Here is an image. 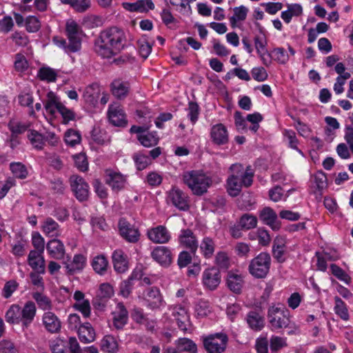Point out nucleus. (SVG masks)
Returning a JSON list of instances; mask_svg holds the SVG:
<instances>
[{
	"label": "nucleus",
	"mask_w": 353,
	"mask_h": 353,
	"mask_svg": "<svg viewBox=\"0 0 353 353\" xmlns=\"http://www.w3.org/2000/svg\"><path fill=\"white\" fill-rule=\"evenodd\" d=\"M248 12V8L244 6H240L234 8V15L230 18L231 26L234 28L237 21H244Z\"/></svg>",
	"instance_id": "obj_45"
},
{
	"label": "nucleus",
	"mask_w": 353,
	"mask_h": 353,
	"mask_svg": "<svg viewBox=\"0 0 353 353\" xmlns=\"http://www.w3.org/2000/svg\"><path fill=\"white\" fill-rule=\"evenodd\" d=\"M287 252L285 241L284 239L277 237L274 239L272 246V254L274 258L279 263L285 261V253Z\"/></svg>",
	"instance_id": "obj_32"
},
{
	"label": "nucleus",
	"mask_w": 353,
	"mask_h": 353,
	"mask_svg": "<svg viewBox=\"0 0 353 353\" xmlns=\"http://www.w3.org/2000/svg\"><path fill=\"white\" fill-rule=\"evenodd\" d=\"M28 263L31 268L39 274H44L46 272V261L43 256V252L31 250L28 256Z\"/></svg>",
	"instance_id": "obj_23"
},
{
	"label": "nucleus",
	"mask_w": 353,
	"mask_h": 353,
	"mask_svg": "<svg viewBox=\"0 0 353 353\" xmlns=\"http://www.w3.org/2000/svg\"><path fill=\"white\" fill-rule=\"evenodd\" d=\"M101 347L104 352L116 353L118 350V343L113 336L106 335L101 340Z\"/></svg>",
	"instance_id": "obj_41"
},
{
	"label": "nucleus",
	"mask_w": 353,
	"mask_h": 353,
	"mask_svg": "<svg viewBox=\"0 0 353 353\" xmlns=\"http://www.w3.org/2000/svg\"><path fill=\"white\" fill-rule=\"evenodd\" d=\"M19 283L15 280L7 281L2 290V296L5 299H9L12 294L17 290Z\"/></svg>",
	"instance_id": "obj_57"
},
{
	"label": "nucleus",
	"mask_w": 353,
	"mask_h": 353,
	"mask_svg": "<svg viewBox=\"0 0 353 353\" xmlns=\"http://www.w3.org/2000/svg\"><path fill=\"white\" fill-rule=\"evenodd\" d=\"M230 174L226 181V189L232 196H238L243 187H250L253 182L254 172L250 166L245 170L243 165L234 163L230 167Z\"/></svg>",
	"instance_id": "obj_2"
},
{
	"label": "nucleus",
	"mask_w": 353,
	"mask_h": 353,
	"mask_svg": "<svg viewBox=\"0 0 353 353\" xmlns=\"http://www.w3.org/2000/svg\"><path fill=\"white\" fill-rule=\"evenodd\" d=\"M37 314V307L32 301H28L23 307L17 303L12 304L5 313V320L10 325L21 324L22 330L28 329Z\"/></svg>",
	"instance_id": "obj_3"
},
{
	"label": "nucleus",
	"mask_w": 353,
	"mask_h": 353,
	"mask_svg": "<svg viewBox=\"0 0 353 353\" xmlns=\"http://www.w3.org/2000/svg\"><path fill=\"white\" fill-rule=\"evenodd\" d=\"M93 270L99 274H104L107 271L108 262L103 255H98L94 257L91 263Z\"/></svg>",
	"instance_id": "obj_42"
},
{
	"label": "nucleus",
	"mask_w": 353,
	"mask_h": 353,
	"mask_svg": "<svg viewBox=\"0 0 353 353\" xmlns=\"http://www.w3.org/2000/svg\"><path fill=\"white\" fill-rule=\"evenodd\" d=\"M167 201L180 210L185 211L189 209L187 194L177 188L174 187L168 192Z\"/></svg>",
	"instance_id": "obj_13"
},
{
	"label": "nucleus",
	"mask_w": 353,
	"mask_h": 353,
	"mask_svg": "<svg viewBox=\"0 0 353 353\" xmlns=\"http://www.w3.org/2000/svg\"><path fill=\"white\" fill-rule=\"evenodd\" d=\"M202 339L204 348L208 353H223L228 341L227 334L223 332L209 334Z\"/></svg>",
	"instance_id": "obj_7"
},
{
	"label": "nucleus",
	"mask_w": 353,
	"mask_h": 353,
	"mask_svg": "<svg viewBox=\"0 0 353 353\" xmlns=\"http://www.w3.org/2000/svg\"><path fill=\"white\" fill-rule=\"evenodd\" d=\"M197 317L203 318L211 312V306L208 301L200 300L195 306Z\"/></svg>",
	"instance_id": "obj_54"
},
{
	"label": "nucleus",
	"mask_w": 353,
	"mask_h": 353,
	"mask_svg": "<svg viewBox=\"0 0 353 353\" xmlns=\"http://www.w3.org/2000/svg\"><path fill=\"white\" fill-rule=\"evenodd\" d=\"M335 313L343 320L347 321L349 319V312L347 306L345 303L339 296L334 297Z\"/></svg>",
	"instance_id": "obj_43"
},
{
	"label": "nucleus",
	"mask_w": 353,
	"mask_h": 353,
	"mask_svg": "<svg viewBox=\"0 0 353 353\" xmlns=\"http://www.w3.org/2000/svg\"><path fill=\"white\" fill-rule=\"evenodd\" d=\"M137 45L139 54L145 59L148 58L151 53L152 46L145 39L139 40Z\"/></svg>",
	"instance_id": "obj_60"
},
{
	"label": "nucleus",
	"mask_w": 353,
	"mask_h": 353,
	"mask_svg": "<svg viewBox=\"0 0 353 353\" xmlns=\"http://www.w3.org/2000/svg\"><path fill=\"white\" fill-rule=\"evenodd\" d=\"M42 324L45 329L51 334L59 333L61 328V322L52 312H45L42 315Z\"/></svg>",
	"instance_id": "obj_22"
},
{
	"label": "nucleus",
	"mask_w": 353,
	"mask_h": 353,
	"mask_svg": "<svg viewBox=\"0 0 353 353\" xmlns=\"http://www.w3.org/2000/svg\"><path fill=\"white\" fill-rule=\"evenodd\" d=\"M254 42L256 52L263 64L265 66H270L271 65V54L266 48L268 41L263 28L261 27L259 33L254 36Z\"/></svg>",
	"instance_id": "obj_9"
},
{
	"label": "nucleus",
	"mask_w": 353,
	"mask_h": 353,
	"mask_svg": "<svg viewBox=\"0 0 353 353\" xmlns=\"http://www.w3.org/2000/svg\"><path fill=\"white\" fill-rule=\"evenodd\" d=\"M14 66L17 72H23L28 68L29 64L23 54L17 53L14 56Z\"/></svg>",
	"instance_id": "obj_56"
},
{
	"label": "nucleus",
	"mask_w": 353,
	"mask_h": 353,
	"mask_svg": "<svg viewBox=\"0 0 353 353\" xmlns=\"http://www.w3.org/2000/svg\"><path fill=\"white\" fill-rule=\"evenodd\" d=\"M178 348L181 351L189 353H196L197 346L194 342L187 338H181L177 341Z\"/></svg>",
	"instance_id": "obj_48"
},
{
	"label": "nucleus",
	"mask_w": 353,
	"mask_h": 353,
	"mask_svg": "<svg viewBox=\"0 0 353 353\" xmlns=\"http://www.w3.org/2000/svg\"><path fill=\"white\" fill-rule=\"evenodd\" d=\"M137 139L141 144L146 148L156 145L158 143L159 139L156 134L147 133L145 134H138Z\"/></svg>",
	"instance_id": "obj_51"
},
{
	"label": "nucleus",
	"mask_w": 353,
	"mask_h": 353,
	"mask_svg": "<svg viewBox=\"0 0 353 353\" xmlns=\"http://www.w3.org/2000/svg\"><path fill=\"white\" fill-rule=\"evenodd\" d=\"M32 298L40 310L50 311L52 309V301L46 294L39 292H36L32 294Z\"/></svg>",
	"instance_id": "obj_39"
},
{
	"label": "nucleus",
	"mask_w": 353,
	"mask_h": 353,
	"mask_svg": "<svg viewBox=\"0 0 353 353\" xmlns=\"http://www.w3.org/2000/svg\"><path fill=\"white\" fill-rule=\"evenodd\" d=\"M163 180V176L157 172H150L146 177L147 183L151 187L159 186Z\"/></svg>",
	"instance_id": "obj_63"
},
{
	"label": "nucleus",
	"mask_w": 353,
	"mask_h": 353,
	"mask_svg": "<svg viewBox=\"0 0 353 353\" xmlns=\"http://www.w3.org/2000/svg\"><path fill=\"white\" fill-rule=\"evenodd\" d=\"M268 317L272 330L283 328H291L289 311L281 305L271 306L268 312Z\"/></svg>",
	"instance_id": "obj_5"
},
{
	"label": "nucleus",
	"mask_w": 353,
	"mask_h": 353,
	"mask_svg": "<svg viewBox=\"0 0 353 353\" xmlns=\"http://www.w3.org/2000/svg\"><path fill=\"white\" fill-rule=\"evenodd\" d=\"M126 37L123 30L112 27L102 31L95 43L96 52L103 58H110L126 46Z\"/></svg>",
	"instance_id": "obj_1"
},
{
	"label": "nucleus",
	"mask_w": 353,
	"mask_h": 353,
	"mask_svg": "<svg viewBox=\"0 0 353 353\" xmlns=\"http://www.w3.org/2000/svg\"><path fill=\"white\" fill-rule=\"evenodd\" d=\"M27 137L34 148L39 150L43 148L46 139L42 134L34 130H29Z\"/></svg>",
	"instance_id": "obj_38"
},
{
	"label": "nucleus",
	"mask_w": 353,
	"mask_h": 353,
	"mask_svg": "<svg viewBox=\"0 0 353 353\" xmlns=\"http://www.w3.org/2000/svg\"><path fill=\"white\" fill-rule=\"evenodd\" d=\"M246 323L248 327L254 331H261L265 326V319L258 312L250 311L245 317Z\"/></svg>",
	"instance_id": "obj_27"
},
{
	"label": "nucleus",
	"mask_w": 353,
	"mask_h": 353,
	"mask_svg": "<svg viewBox=\"0 0 353 353\" xmlns=\"http://www.w3.org/2000/svg\"><path fill=\"white\" fill-rule=\"evenodd\" d=\"M130 84L127 81H123L120 79H115L111 83V90L112 94L117 99L125 98L129 92Z\"/></svg>",
	"instance_id": "obj_33"
},
{
	"label": "nucleus",
	"mask_w": 353,
	"mask_h": 353,
	"mask_svg": "<svg viewBox=\"0 0 353 353\" xmlns=\"http://www.w3.org/2000/svg\"><path fill=\"white\" fill-rule=\"evenodd\" d=\"M183 183L192 193L201 196L207 192L212 183V179L200 170H191L183 172Z\"/></svg>",
	"instance_id": "obj_4"
},
{
	"label": "nucleus",
	"mask_w": 353,
	"mask_h": 353,
	"mask_svg": "<svg viewBox=\"0 0 353 353\" xmlns=\"http://www.w3.org/2000/svg\"><path fill=\"white\" fill-rule=\"evenodd\" d=\"M179 245L190 250L194 254L199 248V242L196 235L190 229H182L178 236Z\"/></svg>",
	"instance_id": "obj_14"
},
{
	"label": "nucleus",
	"mask_w": 353,
	"mask_h": 353,
	"mask_svg": "<svg viewBox=\"0 0 353 353\" xmlns=\"http://www.w3.org/2000/svg\"><path fill=\"white\" fill-rule=\"evenodd\" d=\"M78 334L80 341L85 343H91L95 339L94 330L89 323H85L79 326Z\"/></svg>",
	"instance_id": "obj_35"
},
{
	"label": "nucleus",
	"mask_w": 353,
	"mask_h": 353,
	"mask_svg": "<svg viewBox=\"0 0 353 353\" xmlns=\"http://www.w3.org/2000/svg\"><path fill=\"white\" fill-rule=\"evenodd\" d=\"M10 170L15 177L26 179L28 176V171L26 166L19 162H13L10 165Z\"/></svg>",
	"instance_id": "obj_53"
},
{
	"label": "nucleus",
	"mask_w": 353,
	"mask_h": 353,
	"mask_svg": "<svg viewBox=\"0 0 353 353\" xmlns=\"http://www.w3.org/2000/svg\"><path fill=\"white\" fill-rule=\"evenodd\" d=\"M0 353H17V348L10 340L0 341Z\"/></svg>",
	"instance_id": "obj_64"
},
{
	"label": "nucleus",
	"mask_w": 353,
	"mask_h": 353,
	"mask_svg": "<svg viewBox=\"0 0 353 353\" xmlns=\"http://www.w3.org/2000/svg\"><path fill=\"white\" fill-rule=\"evenodd\" d=\"M170 310L172 312V316L177 323L179 328L183 331H186L189 325V315L187 307L185 305L179 304L172 305Z\"/></svg>",
	"instance_id": "obj_18"
},
{
	"label": "nucleus",
	"mask_w": 353,
	"mask_h": 353,
	"mask_svg": "<svg viewBox=\"0 0 353 353\" xmlns=\"http://www.w3.org/2000/svg\"><path fill=\"white\" fill-rule=\"evenodd\" d=\"M43 232L50 237H57L61 235V230L59 225L52 218L45 219L41 227Z\"/></svg>",
	"instance_id": "obj_34"
},
{
	"label": "nucleus",
	"mask_w": 353,
	"mask_h": 353,
	"mask_svg": "<svg viewBox=\"0 0 353 353\" xmlns=\"http://www.w3.org/2000/svg\"><path fill=\"white\" fill-rule=\"evenodd\" d=\"M65 34L69 41L68 49L72 52H78L81 47L83 32L81 27L73 20H69L65 24Z\"/></svg>",
	"instance_id": "obj_8"
},
{
	"label": "nucleus",
	"mask_w": 353,
	"mask_h": 353,
	"mask_svg": "<svg viewBox=\"0 0 353 353\" xmlns=\"http://www.w3.org/2000/svg\"><path fill=\"white\" fill-rule=\"evenodd\" d=\"M288 346L287 339L273 335L270 339V347L272 353H276L281 349Z\"/></svg>",
	"instance_id": "obj_49"
},
{
	"label": "nucleus",
	"mask_w": 353,
	"mask_h": 353,
	"mask_svg": "<svg viewBox=\"0 0 353 353\" xmlns=\"http://www.w3.org/2000/svg\"><path fill=\"white\" fill-rule=\"evenodd\" d=\"M25 26L28 32H36L41 28V22L36 16L30 15L26 18Z\"/></svg>",
	"instance_id": "obj_55"
},
{
	"label": "nucleus",
	"mask_w": 353,
	"mask_h": 353,
	"mask_svg": "<svg viewBox=\"0 0 353 353\" xmlns=\"http://www.w3.org/2000/svg\"><path fill=\"white\" fill-rule=\"evenodd\" d=\"M87 263V258L81 254H75L71 262L66 263L65 268L70 274L82 271Z\"/></svg>",
	"instance_id": "obj_30"
},
{
	"label": "nucleus",
	"mask_w": 353,
	"mask_h": 353,
	"mask_svg": "<svg viewBox=\"0 0 353 353\" xmlns=\"http://www.w3.org/2000/svg\"><path fill=\"white\" fill-rule=\"evenodd\" d=\"M283 134L288 141L289 146L291 148L298 151L299 153L301 154V155H303L302 151L299 150L297 147L299 141L296 137L295 132L291 130H285Z\"/></svg>",
	"instance_id": "obj_58"
},
{
	"label": "nucleus",
	"mask_w": 353,
	"mask_h": 353,
	"mask_svg": "<svg viewBox=\"0 0 353 353\" xmlns=\"http://www.w3.org/2000/svg\"><path fill=\"white\" fill-rule=\"evenodd\" d=\"M152 258L163 265H168L172 262V252L166 246H157L151 252Z\"/></svg>",
	"instance_id": "obj_24"
},
{
	"label": "nucleus",
	"mask_w": 353,
	"mask_h": 353,
	"mask_svg": "<svg viewBox=\"0 0 353 353\" xmlns=\"http://www.w3.org/2000/svg\"><path fill=\"white\" fill-rule=\"evenodd\" d=\"M257 219L256 216L245 214L243 215L239 223V226L243 230H250L256 226Z\"/></svg>",
	"instance_id": "obj_50"
},
{
	"label": "nucleus",
	"mask_w": 353,
	"mask_h": 353,
	"mask_svg": "<svg viewBox=\"0 0 353 353\" xmlns=\"http://www.w3.org/2000/svg\"><path fill=\"white\" fill-rule=\"evenodd\" d=\"M108 116L110 122L113 125L123 128L127 125L126 114L119 104L115 103L110 105Z\"/></svg>",
	"instance_id": "obj_16"
},
{
	"label": "nucleus",
	"mask_w": 353,
	"mask_h": 353,
	"mask_svg": "<svg viewBox=\"0 0 353 353\" xmlns=\"http://www.w3.org/2000/svg\"><path fill=\"white\" fill-rule=\"evenodd\" d=\"M202 283L210 290H214L221 283V274L219 269L210 268L205 270L202 274Z\"/></svg>",
	"instance_id": "obj_17"
},
{
	"label": "nucleus",
	"mask_w": 353,
	"mask_h": 353,
	"mask_svg": "<svg viewBox=\"0 0 353 353\" xmlns=\"http://www.w3.org/2000/svg\"><path fill=\"white\" fill-rule=\"evenodd\" d=\"M62 103L59 101L52 92L48 94V99L45 103V109L48 113L54 115L57 112L59 111V106H62Z\"/></svg>",
	"instance_id": "obj_40"
},
{
	"label": "nucleus",
	"mask_w": 353,
	"mask_h": 353,
	"mask_svg": "<svg viewBox=\"0 0 353 353\" xmlns=\"http://www.w3.org/2000/svg\"><path fill=\"white\" fill-rule=\"evenodd\" d=\"M105 181L113 192H118L125 188L127 176L120 172L109 171L107 172Z\"/></svg>",
	"instance_id": "obj_20"
},
{
	"label": "nucleus",
	"mask_w": 353,
	"mask_h": 353,
	"mask_svg": "<svg viewBox=\"0 0 353 353\" xmlns=\"http://www.w3.org/2000/svg\"><path fill=\"white\" fill-rule=\"evenodd\" d=\"M38 77L42 81L54 82L57 77V72L50 67H43L38 72Z\"/></svg>",
	"instance_id": "obj_47"
},
{
	"label": "nucleus",
	"mask_w": 353,
	"mask_h": 353,
	"mask_svg": "<svg viewBox=\"0 0 353 353\" xmlns=\"http://www.w3.org/2000/svg\"><path fill=\"white\" fill-rule=\"evenodd\" d=\"M73 298L76 301L74 307L80 312L84 317H89L91 313V307L89 300L85 299V294L82 292L77 290L74 293Z\"/></svg>",
	"instance_id": "obj_26"
},
{
	"label": "nucleus",
	"mask_w": 353,
	"mask_h": 353,
	"mask_svg": "<svg viewBox=\"0 0 353 353\" xmlns=\"http://www.w3.org/2000/svg\"><path fill=\"white\" fill-rule=\"evenodd\" d=\"M270 265V255L267 252H263L250 261L248 271L254 278L263 279L268 274Z\"/></svg>",
	"instance_id": "obj_6"
},
{
	"label": "nucleus",
	"mask_w": 353,
	"mask_h": 353,
	"mask_svg": "<svg viewBox=\"0 0 353 353\" xmlns=\"http://www.w3.org/2000/svg\"><path fill=\"white\" fill-rule=\"evenodd\" d=\"M50 348L52 353H67V342L57 338L51 342Z\"/></svg>",
	"instance_id": "obj_59"
},
{
	"label": "nucleus",
	"mask_w": 353,
	"mask_h": 353,
	"mask_svg": "<svg viewBox=\"0 0 353 353\" xmlns=\"http://www.w3.org/2000/svg\"><path fill=\"white\" fill-rule=\"evenodd\" d=\"M133 160L135 163L136 167L139 170L145 169L149 165L151 164V158L143 152H139L133 155Z\"/></svg>",
	"instance_id": "obj_44"
},
{
	"label": "nucleus",
	"mask_w": 353,
	"mask_h": 353,
	"mask_svg": "<svg viewBox=\"0 0 353 353\" xmlns=\"http://www.w3.org/2000/svg\"><path fill=\"white\" fill-rule=\"evenodd\" d=\"M30 122H22L15 119H10L8 123V128L11 133L19 136L30 130Z\"/></svg>",
	"instance_id": "obj_37"
},
{
	"label": "nucleus",
	"mask_w": 353,
	"mask_h": 353,
	"mask_svg": "<svg viewBox=\"0 0 353 353\" xmlns=\"http://www.w3.org/2000/svg\"><path fill=\"white\" fill-rule=\"evenodd\" d=\"M110 327L117 330H122L128 324L129 313L121 302L118 303L111 312Z\"/></svg>",
	"instance_id": "obj_10"
},
{
	"label": "nucleus",
	"mask_w": 353,
	"mask_h": 353,
	"mask_svg": "<svg viewBox=\"0 0 353 353\" xmlns=\"http://www.w3.org/2000/svg\"><path fill=\"white\" fill-rule=\"evenodd\" d=\"M120 235L126 241L135 243L139 241L140 232L133 225L130 224L125 219H121L118 223Z\"/></svg>",
	"instance_id": "obj_12"
},
{
	"label": "nucleus",
	"mask_w": 353,
	"mask_h": 353,
	"mask_svg": "<svg viewBox=\"0 0 353 353\" xmlns=\"http://www.w3.org/2000/svg\"><path fill=\"white\" fill-rule=\"evenodd\" d=\"M144 296L146 303L145 305L151 310L159 309L164 305V301L160 291L156 287L148 288L144 292Z\"/></svg>",
	"instance_id": "obj_19"
},
{
	"label": "nucleus",
	"mask_w": 353,
	"mask_h": 353,
	"mask_svg": "<svg viewBox=\"0 0 353 353\" xmlns=\"http://www.w3.org/2000/svg\"><path fill=\"white\" fill-rule=\"evenodd\" d=\"M146 235L150 241L156 244L167 243L171 239V234L164 225H157L148 229Z\"/></svg>",
	"instance_id": "obj_15"
},
{
	"label": "nucleus",
	"mask_w": 353,
	"mask_h": 353,
	"mask_svg": "<svg viewBox=\"0 0 353 353\" xmlns=\"http://www.w3.org/2000/svg\"><path fill=\"white\" fill-rule=\"evenodd\" d=\"M71 190L79 201H86L89 196V185L84 179L78 175H72L69 179Z\"/></svg>",
	"instance_id": "obj_11"
},
{
	"label": "nucleus",
	"mask_w": 353,
	"mask_h": 353,
	"mask_svg": "<svg viewBox=\"0 0 353 353\" xmlns=\"http://www.w3.org/2000/svg\"><path fill=\"white\" fill-rule=\"evenodd\" d=\"M46 250L49 255L55 259H61L65 255V247L59 239H54L48 242Z\"/></svg>",
	"instance_id": "obj_28"
},
{
	"label": "nucleus",
	"mask_w": 353,
	"mask_h": 353,
	"mask_svg": "<svg viewBox=\"0 0 353 353\" xmlns=\"http://www.w3.org/2000/svg\"><path fill=\"white\" fill-rule=\"evenodd\" d=\"M199 248L204 258L210 259L215 251L214 241L209 236H205L200 243Z\"/></svg>",
	"instance_id": "obj_36"
},
{
	"label": "nucleus",
	"mask_w": 353,
	"mask_h": 353,
	"mask_svg": "<svg viewBox=\"0 0 353 353\" xmlns=\"http://www.w3.org/2000/svg\"><path fill=\"white\" fill-rule=\"evenodd\" d=\"M260 219L273 230L277 231L281 228V223L277 219L276 212L270 207L264 208L260 212Z\"/></svg>",
	"instance_id": "obj_25"
},
{
	"label": "nucleus",
	"mask_w": 353,
	"mask_h": 353,
	"mask_svg": "<svg viewBox=\"0 0 353 353\" xmlns=\"http://www.w3.org/2000/svg\"><path fill=\"white\" fill-rule=\"evenodd\" d=\"M271 62L274 60L279 64L284 65L289 61V56L283 48H275L271 52Z\"/></svg>",
	"instance_id": "obj_46"
},
{
	"label": "nucleus",
	"mask_w": 353,
	"mask_h": 353,
	"mask_svg": "<svg viewBox=\"0 0 353 353\" xmlns=\"http://www.w3.org/2000/svg\"><path fill=\"white\" fill-rule=\"evenodd\" d=\"M81 134L73 129L68 130L65 133L64 140L67 145L74 146L81 142Z\"/></svg>",
	"instance_id": "obj_52"
},
{
	"label": "nucleus",
	"mask_w": 353,
	"mask_h": 353,
	"mask_svg": "<svg viewBox=\"0 0 353 353\" xmlns=\"http://www.w3.org/2000/svg\"><path fill=\"white\" fill-rule=\"evenodd\" d=\"M226 283L232 292L240 294L244 285L243 276L242 274L230 272L228 274Z\"/></svg>",
	"instance_id": "obj_29"
},
{
	"label": "nucleus",
	"mask_w": 353,
	"mask_h": 353,
	"mask_svg": "<svg viewBox=\"0 0 353 353\" xmlns=\"http://www.w3.org/2000/svg\"><path fill=\"white\" fill-rule=\"evenodd\" d=\"M131 318L139 324H143L147 321V315L144 313L143 310L137 307L132 310Z\"/></svg>",
	"instance_id": "obj_61"
},
{
	"label": "nucleus",
	"mask_w": 353,
	"mask_h": 353,
	"mask_svg": "<svg viewBox=\"0 0 353 353\" xmlns=\"http://www.w3.org/2000/svg\"><path fill=\"white\" fill-rule=\"evenodd\" d=\"M234 252L239 257H248L250 252V246L249 244L243 242H238L235 245Z\"/></svg>",
	"instance_id": "obj_62"
},
{
	"label": "nucleus",
	"mask_w": 353,
	"mask_h": 353,
	"mask_svg": "<svg viewBox=\"0 0 353 353\" xmlns=\"http://www.w3.org/2000/svg\"><path fill=\"white\" fill-rule=\"evenodd\" d=\"M212 141L217 145H223L229 141V133L227 128L222 123L214 125L210 130Z\"/></svg>",
	"instance_id": "obj_21"
},
{
	"label": "nucleus",
	"mask_w": 353,
	"mask_h": 353,
	"mask_svg": "<svg viewBox=\"0 0 353 353\" xmlns=\"http://www.w3.org/2000/svg\"><path fill=\"white\" fill-rule=\"evenodd\" d=\"M112 257L115 271L119 273H123L128 269L127 256L121 250H115Z\"/></svg>",
	"instance_id": "obj_31"
}]
</instances>
